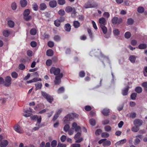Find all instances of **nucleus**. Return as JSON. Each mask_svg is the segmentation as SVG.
Wrapping results in <instances>:
<instances>
[{
	"mask_svg": "<svg viewBox=\"0 0 147 147\" xmlns=\"http://www.w3.org/2000/svg\"><path fill=\"white\" fill-rule=\"evenodd\" d=\"M81 132H78L76 134L74 138L76 140V143H79L83 141V138L82 137H81Z\"/></svg>",
	"mask_w": 147,
	"mask_h": 147,
	"instance_id": "nucleus-1",
	"label": "nucleus"
},
{
	"mask_svg": "<svg viewBox=\"0 0 147 147\" xmlns=\"http://www.w3.org/2000/svg\"><path fill=\"white\" fill-rule=\"evenodd\" d=\"M61 70L59 68H56L55 67H52L50 69V73L54 74L55 76H58L60 73Z\"/></svg>",
	"mask_w": 147,
	"mask_h": 147,
	"instance_id": "nucleus-2",
	"label": "nucleus"
},
{
	"mask_svg": "<svg viewBox=\"0 0 147 147\" xmlns=\"http://www.w3.org/2000/svg\"><path fill=\"white\" fill-rule=\"evenodd\" d=\"M62 73H61L59 75L56 76L55 77L54 82L56 85H58L61 82V79L63 76Z\"/></svg>",
	"mask_w": 147,
	"mask_h": 147,
	"instance_id": "nucleus-3",
	"label": "nucleus"
},
{
	"mask_svg": "<svg viewBox=\"0 0 147 147\" xmlns=\"http://www.w3.org/2000/svg\"><path fill=\"white\" fill-rule=\"evenodd\" d=\"M72 129L75 130L76 132H81V127L77 125L76 122H74L72 124Z\"/></svg>",
	"mask_w": 147,
	"mask_h": 147,
	"instance_id": "nucleus-4",
	"label": "nucleus"
},
{
	"mask_svg": "<svg viewBox=\"0 0 147 147\" xmlns=\"http://www.w3.org/2000/svg\"><path fill=\"white\" fill-rule=\"evenodd\" d=\"M11 79L10 76H7L5 79L4 85L7 87L9 86L11 84Z\"/></svg>",
	"mask_w": 147,
	"mask_h": 147,
	"instance_id": "nucleus-5",
	"label": "nucleus"
},
{
	"mask_svg": "<svg viewBox=\"0 0 147 147\" xmlns=\"http://www.w3.org/2000/svg\"><path fill=\"white\" fill-rule=\"evenodd\" d=\"M74 119L71 114H68L64 118V122L65 123H67V121H71Z\"/></svg>",
	"mask_w": 147,
	"mask_h": 147,
	"instance_id": "nucleus-6",
	"label": "nucleus"
},
{
	"mask_svg": "<svg viewBox=\"0 0 147 147\" xmlns=\"http://www.w3.org/2000/svg\"><path fill=\"white\" fill-rule=\"evenodd\" d=\"M14 130L17 132L21 134L22 133V130L21 127L18 124H16L14 127Z\"/></svg>",
	"mask_w": 147,
	"mask_h": 147,
	"instance_id": "nucleus-7",
	"label": "nucleus"
},
{
	"mask_svg": "<svg viewBox=\"0 0 147 147\" xmlns=\"http://www.w3.org/2000/svg\"><path fill=\"white\" fill-rule=\"evenodd\" d=\"M30 118L31 119L35 121L37 119V123L39 124L40 123L41 121V116H40L38 118V117L37 115H34L31 116Z\"/></svg>",
	"mask_w": 147,
	"mask_h": 147,
	"instance_id": "nucleus-8",
	"label": "nucleus"
},
{
	"mask_svg": "<svg viewBox=\"0 0 147 147\" xmlns=\"http://www.w3.org/2000/svg\"><path fill=\"white\" fill-rule=\"evenodd\" d=\"M142 120L139 119H136L134 121V125L137 126L139 127L142 125Z\"/></svg>",
	"mask_w": 147,
	"mask_h": 147,
	"instance_id": "nucleus-9",
	"label": "nucleus"
},
{
	"mask_svg": "<svg viewBox=\"0 0 147 147\" xmlns=\"http://www.w3.org/2000/svg\"><path fill=\"white\" fill-rule=\"evenodd\" d=\"M129 88V87L127 86L122 90V94L123 96H126L127 94Z\"/></svg>",
	"mask_w": 147,
	"mask_h": 147,
	"instance_id": "nucleus-10",
	"label": "nucleus"
},
{
	"mask_svg": "<svg viewBox=\"0 0 147 147\" xmlns=\"http://www.w3.org/2000/svg\"><path fill=\"white\" fill-rule=\"evenodd\" d=\"M94 7V6L91 3L90 1H88L86 3L84 6V7L86 9L90 8H93Z\"/></svg>",
	"mask_w": 147,
	"mask_h": 147,
	"instance_id": "nucleus-11",
	"label": "nucleus"
},
{
	"mask_svg": "<svg viewBox=\"0 0 147 147\" xmlns=\"http://www.w3.org/2000/svg\"><path fill=\"white\" fill-rule=\"evenodd\" d=\"M99 22L100 24V26H105L106 24L105 19L103 18H100L99 20Z\"/></svg>",
	"mask_w": 147,
	"mask_h": 147,
	"instance_id": "nucleus-12",
	"label": "nucleus"
},
{
	"mask_svg": "<svg viewBox=\"0 0 147 147\" xmlns=\"http://www.w3.org/2000/svg\"><path fill=\"white\" fill-rule=\"evenodd\" d=\"M8 142L7 140H4L2 141L0 143V147H5L8 144Z\"/></svg>",
	"mask_w": 147,
	"mask_h": 147,
	"instance_id": "nucleus-13",
	"label": "nucleus"
},
{
	"mask_svg": "<svg viewBox=\"0 0 147 147\" xmlns=\"http://www.w3.org/2000/svg\"><path fill=\"white\" fill-rule=\"evenodd\" d=\"M50 6L52 8L55 7L57 5V2L55 0H52L50 1L49 3Z\"/></svg>",
	"mask_w": 147,
	"mask_h": 147,
	"instance_id": "nucleus-14",
	"label": "nucleus"
},
{
	"mask_svg": "<svg viewBox=\"0 0 147 147\" xmlns=\"http://www.w3.org/2000/svg\"><path fill=\"white\" fill-rule=\"evenodd\" d=\"M118 18L117 17H115L113 18L112 20V23L113 24H115L117 23L119 24L121 23L122 21V20L120 19V22H118V21H117Z\"/></svg>",
	"mask_w": 147,
	"mask_h": 147,
	"instance_id": "nucleus-15",
	"label": "nucleus"
},
{
	"mask_svg": "<svg viewBox=\"0 0 147 147\" xmlns=\"http://www.w3.org/2000/svg\"><path fill=\"white\" fill-rule=\"evenodd\" d=\"M109 112V109L107 108H105L102 110V113L104 115L107 116L108 115Z\"/></svg>",
	"mask_w": 147,
	"mask_h": 147,
	"instance_id": "nucleus-16",
	"label": "nucleus"
},
{
	"mask_svg": "<svg viewBox=\"0 0 147 147\" xmlns=\"http://www.w3.org/2000/svg\"><path fill=\"white\" fill-rule=\"evenodd\" d=\"M20 3L22 7H24L27 5V1L26 0H21Z\"/></svg>",
	"mask_w": 147,
	"mask_h": 147,
	"instance_id": "nucleus-17",
	"label": "nucleus"
},
{
	"mask_svg": "<svg viewBox=\"0 0 147 147\" xmlns=\"http://www.w3.org/2000/svg\"><path fill=\"white\" fill-rule=\"evenodd\" d=\"M47 8V6L44 3H42L40 4L39 9L40 10H43Z\"/></svg>",
	"mask_w": 147,
	"mask_h": 147,
	"instance_id": "nucleus-18",
	"label": "nucleus"
},
{
	"mask_svg": "<svg viewBox=\"0 0 147 147\" xmlns=\"http://www.w3.org/2000/svg\"><path fill=\"white\" fill-rule=\"evenodd\" d=\"M136 57L134 55H131L129 58L130 61L132 63H134L135 62Z\"/></svg>",
	"mask_w": 147,
	"mask_h": 147,
	"instance_id": "nucleus-19",
	"label": "nucleus"
},
{
	"mask_svg": "<svg viewBox=\"0 0 147 147\" xmlns=\"http://www.w3.org/2000/svg\"><path fill=\"white\" fill-rule=\"evenodd\" d=\"M71 29V26L69 24L67 23L65 26V29L67 32H69Z\"/></svg>",
	"mask_w": 147,
	"mask_h": 147,
	"instance_id": "nucleus-20",
	"label": "nucleus"
},
{
	"mask_svg": "<svg viewBox=\"0 0 147 147\" xmlns=\"http://www.w3.org/2000/svg\"><path fill=\"white\" fill-rule=\"evenodd\" d=\"M53 51L51 49H49L47 50L46 52L47 55L49 56H53Z\"/></svg>",
	"mask_w": 147,
	"mask_h": 147,
	"instance_id": "nucleus-21",
	"label": "nucleus"
},
{
	"mask_svg": "<svg viewBox=\"0 0 147 147\" xmlns=\"http://www.w3.org/2000/svg\"><path fill=\"white\" fill-rule=\"evenodd\" d=\"M126 141L127 140L126 139H124L116 143V144L117 145H121L125 143Z\"/></svg>",
	"mask_w": 147,
	"mask_h": 147,
	"instance_id": "nucleus-22",
	"label": "nucleus"
},
{
	"mask_svg": "<svg viewBox=\"0 0 147 147\" xmlns=\"http://www.w3.org/2000/svg\"><path fill=\"white\" fill-rule=\"evenodd\" d=\"M45 98L50 103H51L53 100V98L49 95L47 97H46Z\"/></svg>",
	"mask_w": 147,
	"mask_h": 147,
	"instance_id": "nucleus-23",
	"label": "nucleus"
},
{
	"mask_svg": "<svg viewBox=\"0 0 147 147\" xmlns=\"http://www.w3.org/2000/svg\"><path fill=\"white\" fill-rule=\"evenodd\" d=\"M139 127L138 126L134 125V126L131 129V131L134 132H137L139 129Z\"/></svg>",
	"mask_w": 147,
	"mask_h": 147,
	"instance_id": "nucleus-24",
	"label": "nucleus"
},
{
	"mask_svg": "<svg viewBox=\"0 0 147 147\" xmlns=\"http://www.w3.org/2000/svg\"><path fill=\"white\" fill-rule=\"evenodd\" d=\"M73 24V25L76 28H78L80 26V23L78 21H74Z\"/></svg>",
	"mask_w": 147,
	"mask_h": 147,
	"instance_id": "nucleus-25",
	"label": "nucleus"
},
{
	"mask_svg": "<svg viewBox=\"0 0 147 147\" xmlns=\"http://www.w3.org/2000/svg\"><path fill=\"white\" fill-rule=\"evenodd\" d=\"M135 91L138 93H141L142 91V89L140 87H136L135 89Z\"/></svg>",
	"mask_w": 147,
	"mask_h": 147,
	"instance_id": "nucleus-26",
	"label": "nucleus"
},
{
	"mask_svg": "<svg viewBox=\"0 0 147 147\" xmlns=\"http://www.w3.org/2000/svg\"><path fill=\"white\" fill-rule=\"evenodd\" d=\"M147 45L145 44H140L138 46V48L140 49H144L146 48Z\"/></svg>",
	"mask_w": 147,
	"mask_h": 147,
	"instance_id": "nucleus-27",
	"label": "nucleus"
},
{
	"mask_svg": "<svg viewBox=\"0 0 147 147\" xmlns=\"http://www.w3.org/2000/svg\"><path fill=\"white\" fill-rule=\"evenodd\" d=\"M100 27L101 28L103 33L104 34H106L107 33V29L106 27L105 26H100Z\"/></svg>",
	"mask_w": 147,
	"mask_h": 147,
	"instance_id": "nucleus-28",
	"label": "nucleus"
},
{
	"mask_svg": "<svg viewBox=\"0 0 147 147\" xmlns=\"http://www.w3.org/2000/svg\"><path fill=\"white\" fill-rule=\"evenodd\" d=\"M111 144V142L109 140H107L104 141L102 144V145L104 146H109Z\"/></svg>",
	"mask_w": 147,
	"mask_h": 147,
	"instance_id": "nucleus-29",
	"label": "nucleus"
},
{
	"mask_svg": "<svg viewBox=\"0 0 147 147\" xmlns=\"http://www.w3.org/2000/svg\"><path fill=\"white\" fill-rule=\"evenodd\" d=\"M73 8H72L70 6L67 7L65 9V11L67 12H69L73 10Z\"/></svg>",
	"mask_w": 147,
	"mask_h": 147,
	"instance_id": "nucleus-30",
	"label": "nucleus"
},
{
	"mask_svg": "<svg viewBox=\"0 0 147 147\" xmlns=\"http://www.w3.org/2000/svg\"><path fill=\"white\" fill-rule=\"evenodd\" d=\"M8 24L11 28H12L14 26V23L12 21L10 20L8 22Z\"/></svg>",
	"mask_w": 147,
	"mask_h": 147,
	"instance_id": "nucleus-31",
	"label": "nucleus"
},
{
	"mask_svg": "<svg viewBox=\"0 0 147 147\" xmlns=\"http://www.w3.org/2000/svg\"><path fill=\"white\" fill-rule=\"evenodd\" d=\"M36 86L35 90H37L38 89H40L41 88L42 84L41 83H38L35 84Z\"/></svg>",
	"mask_w": 147,
	"mask_h": 147,
	"instance_id": "nucleus-32",
	"label": "nucleus"
},
{
	"mask_svg": "<svg viewBox=\"0 0 147 147\" xmlns=\"http://www.w3.org/2000/svg\"><path fill=\"white\" fill-rule=\"evenodd\" d=\"M9 32L8 30H5L3 32V34L5 37L8 36L9 34Z\"/></svg>",
	"mask_w": 147,
	"mask_h": 147,
	"instance_id": "nucleus-33",
	"label": "nucleus"
},
{
	"mask_svg": "<svg viewBox=\"0 0 147 147\" xmlns=\"http://www.w3.org/2000/svg\"><path fill=\"white\" fill-rule=\"evenodd\" d=\"M89 123L92 126H94L96 124V121L94 119H92L90 120Z\"/></svg>",
	"mask_w": 147,
	"mask_h": 147,
	"instance_id": "nucleus-34",
	"label": "nucleus"
},
{
	"mask_svg": "<svg viewBox=\"0 0 147 147\" xmlns=\"http://www.w3.org/2000/svg\"><path fill=\"white\" fill-rule=\"evenodd\" d=\"M109 134L107 132H103L102 134L101 137L102 138H107L109 136Z\"/></svg>",
	"mask_w": 147,
	"mask_h": 147,
	"instance_id": "nucleus-35",
	"label": "nucleus"
},
{
	"mask_svg": "<svg viewBox=\"0 0 147 147\" xmlns=\"http://www.w3.org/2000/svg\"><path fill=\"white\" fill-rule=\"evenodd\" d=\"M30 13V11L29 9H26L24 11L23 14L24 16H28Z\"/></svg>",
	"mask_w": 147,
	"mask_h": 147,
	"instance_id": "nucleus-36",
	"label": "nucleus"
},
{
	"mask_svg": "<svg viewBox=\"0 0 147 147\" xmlns=\"http://www.w3.org/2000/svg\"><path fill=\"white\" fill-rule=\"evenodd\" d=\"M87 31L90 38L91 39H92L93 38V35L91 32L90 29L88 28Z\"/></svg>",
	"mask_w": 147,
	"mask_h": 147,
	"instance_id": "nucleus-37",
	"label": "nucleus"
},
{
	"mask_svg": "<svg viewBox=\"0 0 147 147\" xmlns=\"http://www.w3.org/2000/svg\"><path fill=\"white\" fill-rule=\"evenodd\" d=\"M64 88L63 87L60 88L57 90V93L58 94H60L63 92L64 91Z\"/></svg>",
	"mask_w": 147,
	"mask_h": 147,
	"instance_id": "nucleus-38",
	"label": "nucleus"
},
{
	"mask_svg": "<svg viewBox=\"0 0 147 147\" xmlns=\"http://www.w3.org/2000/svg\"><path fill=\"white\" fill-rule=\"evenodd\" d=\"M137 94L136 93H133L131 95V98L133 100L136 99V97L137 96Z\"/></svg>",
	"mask_w": 147,
	"mask_h": 147,
	"instance_id": "nucleus-39",
	"label": "nucleus"
},
{
	"mask_svg": "<svg viewBox=\"0 0 147 147\" xmlns=\"http://www.w3.org/2000/svg\"><path fill=\"white\" fill-rule=\"evenodd\" d=\"M142 86L144 88V89L147 92V82H145L142 84Z\"/></svg>",
	"mask_w": 147,
	"mask_h": 147,
	"instance_id": "nucleus-40",
	"label": "nucleus"
},
{
	"mask_svg": "<svg viewBox=\"0 0 147 147\" xmlns=\"http://www.w3.org/2000/svg\"><path fill=\"white\" fill-rule=\"evenodd\" d=\"M138 11L140 13H142L144 11V9L143 7H139L138 9Z\"/></svg>",
	"mask_w": 147,
	"mask_h": 147,
	"instance_id": "nucleus-41",
	"label": "nucleus"
},
{
	"mask_svg": "<svg viewBox=\"0 0 147 147\" xmlns=\"http://www.w3.org/2000/svg\"><path fill=\"white\" fill-rule=\"evenodd\" d=\"M136 113L135 112H132L129 113V117L132 118H134L136 117Z\"/></svg>",
	"mask_w": 147,
	"mask_h": 147,
	"instance_id": "nucleus-42",
	"label": "nucleus"
},
{
	"mask_svg": "<svg viewBox=\"0 0 147 147\" xmlns=\"http://www.w3.org/2000/svg\"><path fill=\"white\" fill-rule=\"evenodd\" d=\"M58 3L60 5H63L65 3V0H58L57 1Z\"/></svg>",
	"mask_w": 147,
	"mask_h": 147,
	"instance_id": "nucleus-43",
	"label": "nucleus"
},
{
	"mask_svg": "<svg viewBox=\"0 0 147 147\" xmlns=\"http://www.w3.org/2000/svg\"><path fill=\"white\" fill-rule=\"evenodd\" d=\"M134 22V20L131 18L128 19L127 21V23L129 25H132Z\"/></svg>",
	"mask_w": 147,
	"mask_h": 147,
	"instance_id": "nucleus-44",
	"label": "nucleus"
},
{
	"mask_svg": "<svg viewBox=\"0 0 147 147\" xmlns=\"http://www.w3.org/2000/svg\"><path fill=\"white\" fill-rule=\"evenodd\" d=\"M36 30L34 28L32 29L30 31V33L32 35H35L36 34Z\"/></svg>",
	"mask_w": 147,
	"mask_h": 147,
	"instance_id": "nucleus-45",
	"label": "nucleus"
},
{
	"mask_svg": "<svg viewBox=\"0 0 147 147\" xmlns=\"http://www.w3.org/2000/svg\"><path fill=\"white\" fill-rule=\"evenodd\" d=\"M131 34L129 32H126L125 34V37L126 38H129L131 36Z\"/></svg>",
	"mask_w": 147,
	"mask_h": 147,
	"instance_id": "nucleus-46",
	"label": "nucleus"
},
{
	"mask_svg": "<svg viewBox=\"0 0 147 147\" xmlns=\"http://www.w3.org/2000/svg\"><path fill=\"white\" fill-rule=\"evenodd\" d=\"M11 76L13 78H16L18 76V74L16 72H13L11 73Z\"/></svg>",
	"mask_w": 147,
	"mask_h": 147,
	"instance_id": "nucleus-47",
	"label": "nucleus"
},
{
	"mask_svg": "<svg viewBox=\"0 0 147 147\" xmlns=\"http://www.w3.org/2000/svg\"><path fill=\"white\" fill-rule=\"evenodd\" d=\"M57 141L56 140H53L51 143V146L52 147H55L57 144Z\"/></svg>",
	"mask_w": 147,
	"mask_h": 147,
	"instance_id": "nucleus-48",
	"label": "nucleus"
},
{
	"mask_svg": "<svg viewBox=\"0 0 147 147\" xmlns=\"http://www.w3.org/2000/svg\"><path fill=\"white\" fill-rule=\"evenodd\" d=\"M33 8L34 11H37L38 9V7L37 4L36 3H34L33 5Z\"/></svg>",
	"mask_w": 147,
	"mask_h": 147,
	"instance_id": "nucleus-49",
	"label": "nucleus"
},
{
	"mask_svg": "<svg viewBox=\"0 0 147 147\" xmlns=\"http://www.w3.org/2000/svg\"><path fill=\"white\" fill-rule=\"evenodd\" d=\"M46 64L48 66H50L52 63V61L50 59H49L47 61Z\"/></svg>",
	"mask_w": 147,
	"mask_h": 147,
	"instance_id": "nucleus-50",
	"label": "nucleus"
},
{
	"mask_svg": "<svg viewBox=\"0 0 147 147\" xmlns=\"http://www.w3.org/2000/svg\"><path fill=\"white\" fill-rule=\"evenodd\" d=\"M48 45L49 47H50L51 48H52L54 46V43L53 42L51 41H50L48 42Z\"/></svg>",
	"mask_w": 147,
	"mask_h": 147,
	"instance_id": "nucleus-51",
	"label": "nucleus"
},
{
	"mask_svg": "<svg viewBox=\"0 0 147 147\" xmlns=\"http://www.w3.org/2000/svg\"><path fill=\"white\" fill-rule=\"evenodd\" d=\"M105 131H109L111 130V128L110 126L107 125L105 127Z\"/></svg>",
	"mask_w": 147,
	"mask_h": 147,
	"instance_id": "nucleus-52",
	"label": "nucleus"
},
{
	"mask_svg": "<svg viewBox=\"0 0 147 147\" xmlns=\"http://www.w3.org/2000/svg\"><path fill=\"white\" fill-rule=\"evenodd\" d=\"M70 127L68 124L66 125L64 127V130L65 132H67L69 130Z\"/></svg>",
	"mask_w": 147,
	"mask_h": 147,
	"instance_id": "nucleus-53",
	"label": "nucleus"
},
{
	"mask_svg": "<svg viewBox=\"0 0 147 147\" xmlns=\"http://www.w3.org/2000/svg\"><path fill=\"white\" fill-rule=\"evenodd\" d=\"M24 19L27 21H28L32 19V17L30 16H24Z\"/></svg>",
	"mask_w": 147,
	"mask_h": 147,
	"instance_id": "nucleus-54",
	"label": "nucleus"
},
{
	"mask_svg": "<svg viewBox=\"0 0 147 147\" xmlns=\"http://www.w3.org/2000/svg\"><path fill=\"white\" fill-rule=\"evenodd\" d=\"M58 13L60 16H63L65 14V11L61 9L58 11Z\"/></svg>",
	"mask_w": 147,
	"mask_h": 147,
	"instance_id": "nucleus-55",
	"label": "nucleus"
},
{
	"mask_svg": "<svg viewBox=\"0 0 147 147\" xmlns=\"http://www.w3.org/2000/svg\"><path fill=\"white\" fill-rule=\"evenodd\" d=\"M72 11V13H71V16L73 18H74L76 16V9L75 8H73V9Z\"/></svg>",
	"mask_w": 147,
	"mask_h": 147,
	"instance_id": "nucleus-56",
	"label": "nucleus"
},
{
	"mask_svg": "<svg viewBox=\"0 0 147 147\" xmlns=\"http://www.w3.org/2000/svg\"><path fill=\"white\" fill-rule=\"evenodd\" d=\"M113 32L115 36H117L119 33V31L117 29H115L113 31Z\"/></svg>",
	"mask_w": 147,
	"mask_h": 147,
	"instance_id": "nucleus-57",
	"label": "nucleus"
},
{
	"mask_svg": "<svg viewBox=\"0 0 147 147\" xmlns=\"http://www.w3.org/2000/svg\"><path fill=\"white\" fill-rule=\"evenodd\" d=\"M60 23L61 22L58 20H56L55 21V26L57 27H58L60 25Z\"/></svg>",
	"mask_w": 147,
	"mask_h": 147,
	"instance_id": "nucleus-58",
	"label": "nucleus"
},
{
	"mask_svg": "<svg viewBox=\"0 0 147 147\" xmlns=\"http://www.w3.org/2000/svg\"><path fill=\"white\" fill-rule=\"evenodd\" d=\"M54 40L57 41H59L61 39L59 35H55L54 37Z\"/></svg>",
	"mask_w": 147,
	"mask_h": 147,
	"instance_id": "nucleus-59",
	"label": "nucleus"
},
{
	"mask_svg": "<svg viewBox=\"0 0 147 147\" xmlns=\"http://www.w3.org/2000/svg\"><path fill=\"white\" fill-rule=\"evenodd\" d=\"M85 75V73L84 71H80L79 74L80 76L82 78L84 77Z\"/></svg>",
	"mask_w": 147,
	"mask_h": 147,
	"instance_id": "nucleus-60",
	"label": "nucleus"
},
{
	"mask_svg": "<svg viewBox=\"0 0 147 147\" xmlns=\"http://www.w3.org/2000/svg\"><path fill=\"white\" fill-rule=\"evenodd\" d=\"M31 46L33 47H35L37 45V43L36 42L32 41L30 43Z\"/></svg>",
	"mask_w": 147,
	"mask_h": 147,
	"instance_id": "nucleus-61",
	"label": "nucleus"
},
{
	"mask_svg": "<svg viewBox=\"0 0 147 147\" xmlns=\"http://www.w3.org/2000/svg\"><path fill=\"white\" fill-rule=\"evenodd\" d=\"M27 55L29 57H32V52L30 50H28L27 51Z\"/></svg>",
	"mask_w": 147,
	"mask_h": 147,
	"instance_id": "nucleus-62",
	"label": "nucleus"
},
{
	"mask_svg": "<svg viewBox=\"0 0 147 147\" xmlns=\"http://www.w3.org/2000/svg\"><path fill=\"white\" fill-rule=\"evenodd\" d=\"M81 145L79 144L75 143L71 145V147H80Z\"/></svg>",
	"mask_w": 147,
	"mask_h": 147,
	"instance_id": "nucleus-63",
	"label": "nucleus"
},
{
	"mask_svg": "<svg viewBox=\"0 0 147 147\" xmlns=\"http://www.w3.org/2000/svg\"><path fill=\"white\" fill-rule=\"evenodd\" d=\"M66 144H61L60 143H59L57 147H66Z\"/></svg>",
	"mask_w": 147,
	"mask_h": 147,
	"instance_id": "nucleus-64",
	"label": "nucleus"
}]
</instances>
